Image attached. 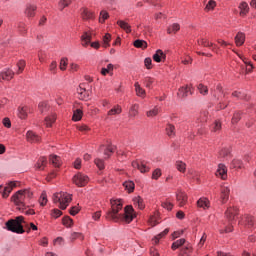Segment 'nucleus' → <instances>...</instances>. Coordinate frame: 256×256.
I'll return each mask as SVG.
<instances>
[{"mask_svg": "<svg viewBox=\"0 0 256 256\" xmlns=\"http://www.w3.org/2000/svg\"><path fill=\"white\" fill-rule=\"evenodd\" d=\"M38 107H39V111L41 113H45V112L49 111V105L46 102L40 103Z\"/></svg>", "mask_w": 256, "mask_h": 256, "instance_id": "57", "label": "nucleus"}, {"mask_svg": "<svg viewBox=\"0 0 256 256\" xmlns=\"http://www.w3.org/2000/svg\"><path fill=\"white\" fill-rule=\"evenodd\" d=\"M216 177H221L223 180L227 179V166L223 164L218 165Z\"/></svg>", "mask_w": 256, "mask_h": 256, "instance_id": "14", "label": "nucleus"}, {"mask_svg": "<svg viewBox=\"0 0 256 256\" xmlns=\"http://www.w3.org/2000/svg\"><path fill=\"white\" fill-rule=\"evenodd\" d=\"M229 153H231V151L229 150V148H223L220 151V157H227V155H229Z\"/></svg>", "mask_w": 256, "mask_h": 256, "instance_id": "64", "label": "nucleus"}, {"mask_svg": "<svg viewBox=\"0 0 256 256\" xmlns=\"http://www.w3.org/2000/svg\"><path fill=\"white\" fill-rule=\"evenodd\" d=\"M82 46L87 47L91 43V34L84 32L81 36Z\"/></svg>", "mask_w": 256, "mask_h": 256, "instance_id": "24", "label": "nucleus"}, {"mask_svg": "<svg viewBox=\"0 0 256 256\" xmlns=\"http://www.w3.org/2000/svg\"><path fill=\"white\" fill-rule=\"evenodd\" d=\"M239 9H240V16L245 17V15L249 13V4H247V2H242L239 5Z\"/></svg>", "mask_w": 256, "mask_h": 256, "instance_id": "22", "label": "nucleus"}, {"mask_svg": "<svg viewBox=\"0 0 256 256\" xmlns=\"http://www.w3.org/2000/svg\"><path fill=\"white\" fill-rule=\"evenodd\" d=\"M44 121H45L46 127H52L53 123H55V121H57V115L52 114L50 116H47Z\"/></svg>", "mask_w": 256, "mask_h": 256, "instance_id": "29", "label": "nucleus"}, {"mask_svg": "<svg viewBox=\"0 0 256 256\" xmlns=\"http://www.w3.org/2000/svg\"><path fill=\"white\" fill-rule=\"evenodd\" d=\"M40 205L42 207H45V205H47V194L45 192H43L41 194V197H40Z\"/></svg>", "mask_w": 256, "mask_h": 256, "instance_id": "59", "label": "nucleus"}, {"mask_svg": "<svg viewBox=\"0 0 256 256\" xmlns=\"http://www.w3.org/2000/svg\"><path fill=\"white\" fill-rule=\"evenodd\" d=\"M197 205L202 209H206L207 207H209V202L207 201V199H199Z\"/></svg>", "mask_w": 256, "mask_h": 256, "instance_id": "54", "label": "nucleus"}, {"mask_svg": "<svg viewBox=\"0 0 256 256\" xmlns=\"http://www.w3.org/2000/svg\"><path fill=\"white\" fill-rule=\"evenodd\" d=\"M244 221L247 227H255V218L253 216H246Z\"/></svg>", "mask_w": 256, "mask_h": 256, "instance_id": "39", "label": "nucleus"}, {"mask_svg": "<svg viewBox=\"0 0 256 256\" xmlns=\"http://www.w3.org/2000/svg\"><path fill=\"white\" fill-rule=\"evenodd\" d=\"M143 83H144V85L147 89H152L153 88V83H155V79L152 78V77L147 76V77L144 78Z\"/></svg>", "mask_w": 256, "mask_h": 256, "instance_id": "31", "label": "nucleus"}, {"mask_svg": "<svg viewBox=\"0 0 256 256\" xmlns=\"http://www.w3.org/2000/svg\"><path fill=\"white\" fill-rule=\"evenodd\" d=\"M111 71H113V64H108L107 68L101 69V75H103L105 77L107 75V73H111Z\"/></svg>", "mask_w": 256, "mask_h": 256, "instance_id": "55", "label": "nucleus"}, {"mask_svg": "<svg viewBox=\"0 0 256 256\" xmlns=\"http://www.w3.org/2000/svg\"><path fill=\"white\" fill-rule=\"evenodd\" d=\"M179 29H181V26L178 23H174L170 27H168L167 33H169V35H171V33H177V31H179Z\"/></svg>", "mask_w": 256, "mask_h": 256, "instance_id": "38", "label": "nucleus"}, {"mask_svg": "<svg viewBox=\"0 0 256 256\" xmlns=\"http://www.w3.org/2000/svg\"><path fill=\"white\" fill-rule=\"evenodd\" d=\"M159 177H161V169L157 168L152 173V179H155L157 181Z\"/></svg>", "mask_w": 256, "mask_h": 256, "instance_id": "60", "label": "nucleus"}, {"mask_svg": "<svg viewBox=\"0 0 256 256\" xmlns=\"http://www.w3.org/2000/svg\"><path fill=\"white\" fill-rule=\"evenodd\" d=\"M50 163L53 164L54 167H61L62 165V161H61V157L57 156V155H50V159H49Z\"/></svg>", "mask_w": 256, "mask_h": 256, "instance_id": "21", "label": "nucleus"}, {"mask_svg": "<svg viewBox=\"0 0 256 256\" xmlns=\"http://www.w3.org/2000/svg\"><path fill=\"white\" fill-rule=\"evenodd\" d=\"M231 193V189L227 186H222L221 187V194H220V199L222 203H227L229 201V195Z\"/></svg>", "mask_w": 256, "mask_h": 256, "instance_id": "13", "label": "nucleus"}, {"mask_svg": "<svg viewBox=\"0 0 256 256\" xmlns=\"http://www.w3.org/2000/svg\"><path fill=\"white\" fill-rule=\"evenodd\" d=\"M189 93H191V87L189 86L181 87L178 90V97H181V98L187 97Z\"/></svg>", "mask_w": 256, "mask_h": 256, "instance_id": "23", "label": "nucleus"}, {"mask_svg": "<svg viewBox=\"0 0 256 256\" xmlns=\"http://www.w3.org/2000/svg\"><path fill=\"white\" fill-rule=\"evenodd\" d=\"M134 47L137 49H147V42L144 40H136L134 42Z\"/></svg>", "mask_w": 256, "mask_h": 256, "instance_id": "37", "label": "nucleus"}, {"mask_svg": "<svg viewBox=\"0 0 256 256\" xmlns=\"http://www.w3.org/2000/svg\"><path fill=\"white\" fill-rule=\"evenodd\" d=\"M111 210L106 214V219L114 223H131L135 219V210L133 206H126L123 210V204L120 200H111Z\"/></svg>", "mask_w": 256, "mask_h": 256, "instance_id": "1", "label": "nucleus"}, {"mask_svg": "<svg viewBox=\"0 0 256 256\" xmlns=\"http://www.w3.org/2000/svg\"><path fill=\"white\" fill-rule=\"evenodd\" d=\"M107 19H109V13L105 10H102L100 12V18H99L100 23H105Z\"/></svg>", "mask_w": 256, "mask_h": 256, "instance_id": "48", "label": "nucleus"}, {"mask_svg": "<svg viewBox=\"0 0 256 256\" xmlns=\"http://www.w3.org/2000/svg\"><path fill=\"white\" fill-rule=\"evenodd\" d=\"M175 167L180 173H185V171H187V164L181 160L176 161Z\"/></svg>", "mask_w": 256, "mask_h": 256, "instance_id": "30", "label": "nucleus"}, {"mask_svg": "<svg viewBox=\"0 0 256 256\" xmlns=\"http://www.w3.org/2000/svg\"><path fill=\"white\" fill-rule=\"evenodd\" d=\"M83 118V111L81 109H76L73 114V121H81Z\"/></svg>", "mask_w": 256, "mask_h": 256, "instance_id": "36", "label": "nucleus"}, {"mask_svg": "<svg viewBox=\"0 0 256 256\" xmlns=\"http://www.w3.org/2000/svg\"><path fill=\"white\" fill-rule=\"evenodd\" d=\"M23 223H25V217L17 216L15 219L8 220L5 225L7 231L17 233L18 235H23V233H25V229H23Z\"/></svg>", "mask_w": 256, "mask_h": 256, "instance_id": "3", "label": "nucleus"}, {"mask_svg": "<svg viewBox=\"0 0 256 256\" xmlns=\"http://www.w3.org/2000/svg\"><path fill=\"white\" fill-rule=\"evenodd\" d=\"M176 200L179 207H184L187 204V194L184 191L179 190L176 193Z\"/></svg>", "mask_w": 256, "mask_h": 256, "instance_id": "8", "label": "nucleus"}, {"mask_svg": "<svg viewBox=\"0 0 256 256\" xmlns=\"http://www.w3.org/2000/svg\"><path fill=\"white\" fill-rule=\"evenodd\" d=\"M132 167L134 169H138V171H140L141 173H148V171H150L151 169L147 166L145 162H141V161H133Z\"/></svg>", "mask_w": 256, "mask_h": 256, "instance_id": "7", "label": "nucleus"}, {"mask_svg": "<svg viewBox=\"0 0 256 256\" xmlns=\"http://www.w3.org/2000/svg\"><path fill=\"white\" fill-rule=\"evenodd\" d=\"M15 76V72L11 69H5L2 72H0V81H11L13 77Z\"/></svg>", "mask_w": 256, "mask_h": 256, "instance_id": "10", "label": "nucleus"}, {"mask_svg": "<svg viewBox=\"0 0 256 256\" xmlns=\"http://www.w3.org/2000/svg\"><path fill=\"white\" fill-rule=\"evenodd\" d=\"M139 113V104H134L130 108V117H136V115Z\"/></svg>", "mask_w": 256, "mask_h": 256, "instance_id": "47", "label": "nucleus"}, {"mask_svg": "<svg viewBox=\"0 0 256 256\" xmlns=\"http://www.w3.org/2000/svg\"><path fill=\"white\" fill-rule=\"evenodd\" d=\"M216 5H217V2H215V0H210L206 5L205 9L206 11H211V9H215Z\"/></svg>", "mask_w": 256, "mask_h": 256, "instance_id": "58", "label": "nucleus"}, {"mask_svg": "<svg viewBox=\"0 0 256 256\" xmlns=\"http://www.w3.org/2000/svg\"><path fill=\"white\" fill-rule=\"evenodd\" d=\"M191 251H192V247L190 246V244H187L184 248L181 249V252L183 253V255H189Z\"/></svg>", "mask_w": 256, "mask_h": 256, "instance_id": "62", "label": "nucleus"}, {"mask_svg": "<svg viewBox=\"0 0 256 256\" xmlns=\"http://www.w3.org/2000/svg\"><path fill=\"white\" fill-rule=\"evenodd\" d=\"M166 132L168 137H174L175 135V126L172 124H168L166 127Z\"/></svg>", "mask_w": 256, "mask_h": 256, "instance_id": "43", "label": "nucleus"}, {"mask_svg": "<svg viewBox=\"0 0 256 256\" xmlns=\"http://www.w3.org/2000/svg\"><path fill=\"white\" fill-rule=\"evenodd\" d=\"M26 137L29 143H39L41 141V137L33 131H28Z\"/></svg>", "mask_w": 256, "mask_h": 256, "instance_id": "17", "label": "nucleus"}, {"mask_svg": "<svg viewBox=\"0 0 256 256\" xmlns=\"http://www.w3.org/2000/svg\"><path fill=\"white\" fill-rule=\"evenodd\" d=\"M159 111H161V108L156 106L152 110H149L146 113V115H147V117H157V115H159Z\"/></svg>", "mask_w": 256, "mask_h": 256, "instance_id": "40", "label": "nucleus"}, {"mask_svg": "<svg viewBox=\"0 0 256 256\" xmlns=\"http://www.w3.org/2000/svg\"><path fill=\"white\" fill-rule=\"evenodd\" d=\"M198 45H202V47H212V51H217V45L205 38L198 40Z\"/></svg>", "mask_w": 256, "mask_h": 256, "instance_id": "18", "label": "nucleus"}, {"mask_svg": "<svg viewBox=\"0 0 256 256\" xmlns=\"http://www.w3.org/2000/svg\"><path fill=\"white\" fill-rule=\"evenodd\" d=\"M53 203H59V208L62 209V211H65L67 207H69V203H71L72 198L69 193L67 192H58L53 194L52 196Z\"/></svg>", "mask_w": 256, "mask_h": 256, "instance_id": "4", "label": "nucleus"}, {"mask_svg": "<svg viewBox=\"0 0 256 256\" xmlns=\"http://www.w3.org/2000/svg\"><path fill=\"white\" fill-rule=\"evenodd\" d=\"M62 223H63V225H65V227H72L73 226V219H71V217H69V216H65L62 219Z\"/></svg>", "mask_w": 256, "mask_h": 256, "instance_id": "44", "label": "nucleus"}, {"mask_svg": "<svg viewBox=\"0 0 256 256\" xmlns=\"http://www.w3.org/2000/svg\"><path fill=\"white\" fill-rule=\"evenodd\" d=\"M168 233H169V229L166 228L163 232L155 236L154 238L155 243H159V239H163V237H165V235H167Z\"/></svg>", "mask_w": 256, "mask_h": 256, "instance_id": "53", "label": "nucleus"}, {"mask_svg": "<svg viewBox=\"0 0 256 256\" xmlns=\"http://www.w3.org/2000/svg\"><path fill=\"white\" fill-rule=\"evenodd\" d=\"M183 245H185V239L184 238L176 240L172 244V250L175 251V250L179 249V247H183Z\"/></svg>", "mask_w": 256, "mask_h": 256, "instance_id": "33", "label": "nucleus"}, {"mask_svg": "<svg viewBox=\"0 0 256 256\" xmlns=\"http://www.w3.org/2000/svg\"><path fill=\"white\" fill-rule=\"evenodd\" d=\"M68 63H69V59H67V58H62V59L60 60V70H61V71H65V70L67 69Z\"/></svg>", "mask_w": 256, "mask_h": 256, "instance_id": "56", "label": "nucleus"}, {"mask_svg": "<svg viewBox=\"0 0 256 256\" xmlns=\"http://www.w3.org/2000/svg\"><path fill=\"white\" fill-rule=\"evenodd\" d=\"M211 129H212V131H213L214 133L219 132V130L221 129V121L216 120V121L212 124Z\"/></svg>", "mask_w": 256, "mask_h": 256, "instance_id": "50", "label": "nucleus"}, {"mask_svg": "<svg viewBox=\"0 0 256 256\" xmlns=\"http://www.w3.org/2000/svg\"><path fill=\"white\" fill-rule=\"evenodd\" d=\"M134 205L138 207V209H145V201L140 196L133 198Z\"/></svg>", "mask_w": 256, "mask_h": 256, "instance_id": "28", "label": "nucleus"}, {"mask_svg": "<svg viewBox=\"0 0 256 256\" xmlns=\"http://www.w3.org/2000/svg\"><path fill=\"white\" fill-rule=\"evenodd\" d=\"M35 11H37V6H35L33 4H28L26 6L24 13H25L26 17H28V19H31V18L35 17Z\"/></svg>", "mask_w": 256, "mask_h": 256, "instance_id": "15", "label": "nucleus"}, {"mask_svg": "<svg viewBox=\"0 0 256 256\" xmlns=\"http://www.w3.org/2000/svg\"><path fill=\"white\" fill-rule=\"evenodd\" d=\"M117 25H119V27L123 29L126 33H131V25H129V23L123 20H118Z\"/></svg>", "mask_w": 256, "mask_h": 256, "instance_id": "25", "label": "nucleus"}, {"mask_svg": "<svg viewBox=\"0 0 256 256\" xmlns=\"http://www.w3.org/2000/svg\"><path fill=\"white\" fill-rule=\"evenodd\" d=\"M233 169H241L243 167V161L234 159L231 163Z\"/></svg>", "mask_w": 256, "mask_h": 256, "instance_id": "46", "label": "nucleus"}, {"mask_svg": "<svg viewBox=\"0 0 256 256\" xmlns=\"http://www.w3.org/2000/svg\"><path fill=\"white\" fill-rule=\"evenodd\" d=\"M77 239H81V241H83V234L82 233H79V232H74V233H72L71 234V236H70V241H75V240H77Z\"/></svg>", "mask_w": 256, "mask_h": 256, "instance_id": "51", "label": "nucleus"}, {"mask_svg": "<svg viewBox=\"0 0 256 256\" xmlns=\"http://www.w3.org/2000/svg\"><path fill=\"white\" fill-rule=\"evenodd\" d=\"M162 207L164 209H167V211H171L173 209V203L166 201V202H162Z\"/></svg>", "mask_w": 256, "mask_h": 256, "instance_id": "61", "label": "nucleus"}, {"mask_svg": "<svg viewBox=\"0 0 256 256\" xmlns=\"http://www.w3.org/2000/svg\"><path fill=\"white\" fill-rule=\"evenodd\" d=\"M25 65H26L25 60L18 61V63H17L18 69L16 71L17 75H21V73H23V71H25Z\"/></svg>", "mask_w": 256, "mask_h": 256, "instance_id": "35", "label": "nucleus"}, {"mask_svg": "<svg viewBox=\"0 0 256 256\" xmlns=\"http://www.w3.org/2000/svg\"><path fill=\"white\" fill-rule=\"evenodd\" d=\"M73 183L77 185V187H85L89 183V177L83 173H78L73 177Z\"/></svg>", "mask_w": 256, "mask_h": 256, "instance_id": "5", "label": "nucleus"}, {"mask_svg": "<svg viewBox=\"0 0 256 256\" xmlns=\"http://www.w3.org/2000/svg\"><path fill=\"white\" fill-rule=\"evenodd\" d=\"M109 43H111V34H105L103 37V47L107 49L110 46Z\"/></svg>", "mask_w": 256, "mask_h": 256, "instance_id": "45", "label": "nucleus"}, {"mask_svg": "<svg viewBox=\"0 0 256 256\" xmlns=\"http://www.w3.org/2000/svg\"><path fill=\"white\" fill-rule=\"evenodd\" d=\"M27 115H29V107L20 106L18 108V117H20V119H27Z\"/></svg>", "mask_w": 256, "mask_h": 256, "instance_id": "19", "label": "nucleus"}, {"mask_svg": "<svg viewBox=\"0 0 256 256\" xmlns=\"http://www.w3.org/2000/svg\"><path fill=\"white\" fill-rule=\"evenodd\" d=\"M237 213H238L237 207L235 206L228 207L225 212L226 219H228V221H233L235 217H237Z\"/></svg>", "mask_w": 256, "mask_h": 256, "instance_id": "11", "label": "nucleus"}, {"mask_svg": "<svg viewBox=\"0 0 256 256\" xmlns=\"http://www.w3.org/2000/svg\"><path fill=\"white\" fill-rule=\"evenodd\" d=\"M95 165L100 169V171H103L105 169V162L102 159L96 158L94 160Z\"/></svg>", "mask_w": 256, "mask_h": 256, "instance_id": "49", "label": "nucleus"}, {"mask_svg": "<svg viewBox=\"0 0 256 256\" xmlns=\"http://www.w3.org/2000/svg\"><path fill=\"white\" fill-rule=\"evenodd\" d=\"M197 89L201 95H208L209 94V88L203 84H198Z\"/></svg>", "mask_w": 256, "mask_h": 256, "instance_id": "42", "label": "nucleus"}, {"mask_svg": "<svg viewBox=\"0 0 256 256\" xmlns=\"http://www.w3.org/2000/svg\"><path fill=\"white\" fill-rule=\"evenodd\" d=\"M134 87H135L136 95H137L138 97L145 98V95H146L145 89H143V88L141 87V85L139 84V82H136V83L134 84Z\"/></svg>", "mask_w": 256, "mask_h": 256, "instance_id": "27", "label": "nucleus"}, {"mask_svg": "<svg viewBox=\"0 0 256 256\" xmlns=\"http://www.w3.org/2000/svg\"><path fill=\"white\" fill-rule=\"evenodd\" d=\"M14 187H17V182H10L6 187H4L2 194L3 199H7V197L11 195V191H13Z\"/></svg>", "mask_w": 256, "mask_h": 256, "instance_id": "16", "label": "nucleus"}, {"mask_svg": "<svg viewBox=\"0 0 256 256\" xmlns=\"http://www.w3.org/2000/svg\"><path fill=\"white\" fill-rule=\"evenodd\" d=\"M80 13L84 21H91L95 19V13H93V11L89 10L88 8L80 9Z\"/></svg>", "mask_w": 256, "mask_h": 256, "instance_id": "9", "label": "nucleus"}, {"mask_svg": "<svg viewBox=\"0 0 256 256\" xmlns=\"http://www.w3.org/2000/svg\"><path fill=\"white\" fill-rule=\"evenodd\" d=\"M33 197V192L29 189H24L16 192L11 200L16 205L18 211H22V213L27 209V202L29 199Z\"/></svg>", "mask_w": 256, "mask_h": 256, "instance_id": "2", "label": "nucleus"}, {"mask_svg": "<svg viewBox=\"0 0 256 256\" xmlns=\"http://www.w3.org/2000/svg\"><path fill=\"white\" fill-rule=\"evenodd\" d=\"M165 59H167V54L164 53L161 49H158L153 55V61H155L156 63L165 62Z\"/></svg>", "mask_w": 256, "mask_h": 256, "instance_id": "12", "label": "nucleus"}, {"mask_svg": "<svg viewBox=\"0 0 256 256\" xmlns=\"http://www.w3.org/2000/svg\"><path fill=\"white\" fill-rule=\"evenodd\" d=\"M123 186L128 191V193H133V191H135V183L133 181H126L123 183Z\"/></svg>", "mask_w": 256, "mask_h": 256, "instance_id": "32", "label": "nucleus"}, {"mask_svg": "<svg viewBox=\"0 0 256 256\" xmlns=\"http://www.w3.org/2000/svg\"><path fill=\"white\" fill-rule=\"evenodd\" d=\"M122 111L121 106L117 105L108 112V115H121Z\"/></svg>", "mask_w": 256, "mask_h": 256, "instance_id": "41", "label": "nucleus"}, {"mask_svg": "<svg viewBox=\"0 0 256 256\" xmlns=\"http://www.w3.org/2000/svg\"><path fill=\"white\" fill-rule=\"evenodd\" d=\"M69 5H71V0H59L58 9L63 11L65 7H69Z\"/></svg>", "mask_w": 256, "mask_h": 256, "instance_id": "34", "label": "nucleus"}, {"mask_svg": "<svg viewBox=\"0 0 256 256\" xmlns=\"http://www.w3.org/2000/svg\"><path fill=\"white\" fill-rule=\"evenodd\" d=\"M2 123L4 125V127H7V129H11V120L6 117L2 120Z\"/></svg>", "mask_w": 256, "mask_h": 256, "instance_id": "63", "label": "nucleus"}, {"mask_svg": "<svg viewBox=\"0 0 256 256\" xmlns=\"http://www.w3.org/2000/svg\"><path fill=\"white\" fill-rule=\"evenodd\" d=\"M91 91L87 90V84L82 83L77 88V94L79 95V99L85 100L89 99Z\"/></svg>", "mask_w": 256, "mask_h": 256, "instance_id": "6", "label": "nucleus"}, {"mask_svg": "<svg viewBox=\"0 0 256 256\" xmlns=\"http://www.w3.org/2000/svg\"><path fill=\"white\" fill-rule=\"evenodd\" d=\"M245 43V33L238 32L235 37V44L237 47H241Z\"/></svg>", "mask_w": 256, "mask_h": 256, "instance_id": "20", "label": "nucleus"}, {"mask_svg": "<svg viewBox=\"0 0 256 256\" xmlns=\"http://www.w3.org/2000/svg\"><path fill=\"white\" fill-rule=\"evenodd\" d=\"M46 165H47V158L41 157V158H39L38 162L36 163V169L38 171H43V169H45Z\"/></svg>", "mask_w": 256, "mask_h": 256, "instance_id": "26", "label": "nucleus"}, {"mask_svg": "<svg viewBox=\"0 0 256 256\" xmlns=\"http://www.w3.org/2000/svg\"><path fill=\"white\" fill-rule=\"evenodd\" d=\"M115 153V146H108L104 150V155L106 157H111V154Z\"/></svg>", "mask_w": 256, "mask_h": 256, "instance_id": "52", "label": "nucleus"}]
</instances>
